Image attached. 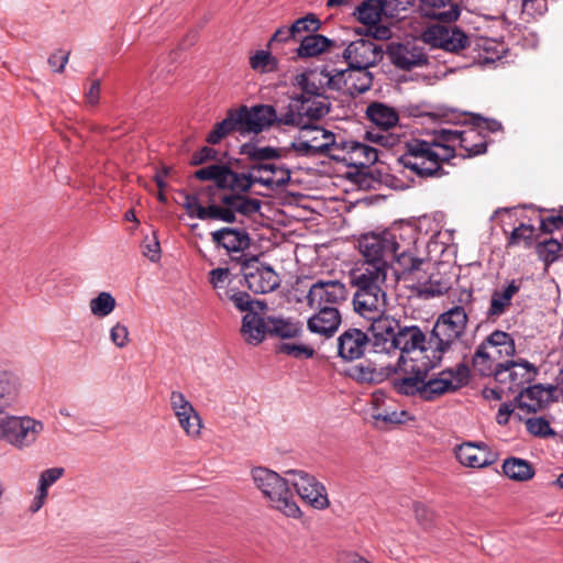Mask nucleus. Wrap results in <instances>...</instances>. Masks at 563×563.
<instances>
[{"mask_svg": "<svg viewBox=\"0 0 563 563\" xmlns=\"http://www.w3.org/2000/svg\"><path fill=\"white\" fill-rule=\"evenodd\" d=\"M232 261L240 263L246 287L254 294H267L279 287V275L272 266L261 262L257 256L245 257L242 254L232 257Z\"/></svg>", "mask_w": 563, "mask_h": 563, "instance_id": "15", "label": "nucleus"}, {"mask_svg": "<svg viewBox=\"0 0 563 563\" xmlns=\"http://www.w3.org/2000/svg\"><path fill=\"white\" fill-rule=\"evenodd\" d=\"M43 429V423L31 417L0 415V440L7 441L16 449L33 444Z\"/></svg>", "mask_w": 563, "mask_h": 563, "instance_id": "14", "label": "nucleus"}, {"mask_svg": "<svg viewBox=\"0 0 563 563\" xmlns=\"http://www.w3.org/2000/svg\"><path fill=\"white\" fill-rule=\"evenodd\" d=\"M450 286L446 282L434 279V276L431 275L429 280L421 286V294L427 297H435L445 294L449 290Z\"/></svg>", "mask_w": 563, "mask_h": 563, "instance_id": "60", "label": "nucleus"}, {"mask_svg": "<svg viewBox=\"0 0 563 563\" xmlns=\"http://www.w3.org/2000/svg\"><path fill=\"white\" fill-rule=\"evenodd\" d=\"M330 112V102L327 97H314L300 93L291 98L287 110L279 115L276 113L274 124L296 126L300 130L320 128L312 124L313 120H320Z\"/></svg>", "mask_w": 563, "mask_h": 563, "instance_id": "11", "label": "nucleus"}, {"mask_svg": "<svg viewBox=\"0 0 563 563\" xmlns=\"http://www.w3.org/2000/svg\"><path fill=\"white\" fill-rule=\"evenodd\" d=\"M89 308L93 316L104 318L114 310L115 299L110 292L102 291L90 300Z\"/></svg>", "mask_w": 563, "mask_h": 563, "instance_id": "50", "label": "nucleus"}, {"mask_svg": "<svg viewBox=\"0 0 563 563\" xmlns=\"http://www.w3.org/2000/svg\"><path fill=\"white\" fill-rule=\"evenodd\" d=\"M336 346L338 356L346 362L363 357L366 351L372 352L368 332L357 328H349L342 332L336 340Z\"/></svg>", "mask_w": 563, "mask_h": 563, "instance_id": "21", "label": "nucleus"}, {"mask_svg": "<svg viewBox=\"0 0 563 563\" xmlns=\"http://www.w3.org/2000/svg\"><path fill=\"white\" fill-rule=\"evenodd\" d=\"M143 255L146 256L151 262H158L161 258V245L158 239L153 234L146 236L142 244Z\"/></svg>", "mask_w": 563, "mask_h": 563, "instance_id": "61", "label": "nucleus"}, {"mask_svg": "<svg viewBox=\"0 0 563 563\" xmlns=\"http://www.w3.org/2000/svg\"><path fill=\"white\" fill-rule=\"evenodd\" d=\"M366 115L373 124L384 131L396 126L399 121V114L395 108L377 101L367 106Z\"/></svg>", "mask_w": 563, "mask_h": 563, "instance_id": "35", "label": "nucleus"}, {"mask_svg": "<svg viewBox=\"0 0 563 563\" xmlns=\"http://www.w3.org/2000/svg\"><path fill=\"white\" fill-rule=\"evenodd\" d=\"M516 353L512 336L500 330L490 333L475 350L472 357L474 371L483 377H489L497 366H503Z\"/></svg>", "mask_w": 563, "mask_h": 563, "instance_id": "9", "label": "nucleus"}, {"mask_svg": "<svg viewBox=\"0 0 563 563\" xmlns=\"http://www.w3.org/2000/svg\"><path fill=\"white\" fill-rule=\"evenodd\" d=\"M404 231H409V228L393 227L382 232L362 234L357 240L358 251L364 260L361 266L378 267L385 272L393 267Z\"/></svg>", "mask_w": 563, "mask_h": 563, "instance_id": "7", "label": "nucleus"}, {"mask_svg": "<svg viewBox=\"0 0 563 563\" xmlns=\"http://www.w3.org/2000/svg\"><path fill=\"white\" fill-rule=\"evenodd\" d=\"M317 309L318 312L308 319V330L324 338L332 336L341 323V314L338 308L322 307Z\"/></svg>", "mask_w": 563, "mask_h": 563, "instance_id": "26", "label": "nucleus"}, {"mask_svg": "<svg viewBox=\"0 0 563 563\" xmlns=\"http://www.w3.org/2000/svg\"><path fill=\"white\" fill-rule=\"evenodd\" d=\"M522 287V278L511 279L501 288H496L490 295L489 306L485 312L487 321H496L511 307L512 298Z\"/></svg>", "mask_w": 563, "mask_h": 563, "instance_id": "25", "label": "nucleus"}, {"mask_svg": "<svg viewBox=\"0 0 563 563\" xmlns=\"http://www.w3.org/2000/svg\"><path fill=\"white\" fill-rule=\"evenodd\" d=\"M242 195L236 194H222L219 196V201L222 206L218 203H212L213 208L220 210L219 217H211V220H220L227 223H233L236 220V213H239V203L241 201Z\"/></svg>", "mask_w": 563, "mask_h": 563, "instance_id": "45", "label": "nucleus"}, {"mask_svg": "<svg viewBox=\"0 0 563 563\" xmlns=\"http://www.w3.org/2000/svg\"><path fill=\"white\" fill-rule=\"evenodd\" d=\"M536 228L532 224L520 223L507 238L506 247L522 246L530 249L533 245Z\"/></svg>", "mask_w": 563, "mask_h": 563, "instance_id": "47", "label": "nucleus"}, {"mask_svg": "<svg viewBox=\"0 0 563 563\" xmlns=\"http://www.w3.org/2000/svg\"><path fill=\"white\" fill-rule=\"evenodd\" d=\"M110 339L112 343L122 349L129 343V330L128 327L118 322L110 330Z\"/></svg>", "mask_w": 563, "mask_h": 563, "instance_id": "63", "label": "nucleus"}, {"mask_svg": "<svg viewBox=\"0 0 563 563\" xmlns=\"http://www.w3.org/2000/svg\"><path fill=\"white\" fill-rule=\"evenodd\" d=\"M456 459L467 467H486L497 461V454L484 442H465L456 448Z\"/></svg>", "mask_w": 563, "mask_h": 563, "instance_id": "24", "label": "nucleus"}, {"mask_svg": "<svg viewBox=\"0 0 563 563\" xmlns=\"http://www.w3.org/2000/svg\"><path fill=\"white\" fill-rule=\"evenodd\" d=\"M179 426L184 429L187 435L197 438L201 431V418L194 409V412L181 411L180 415L176 416Z\"/></svg>", "mask_w": 563, "mask_h": 563, "instance_id": "54", "label": "nucleus"}, {"mask_svg": "<svg viewBox=\"0 0 563 563\" xmlns=\"http://www.w3.org/2000/svg\"><path fill=\"white\" fill-rule=\"evenodd\" d=\"M250 170L253 174L255 172H257L258 173L257 176H263V177L272 178L273 180H275L268 187L283 186V185L287 184L290 178V173L287 168L277 166L273 163L265 162V163L252 164L250 166Z\"/></svg>", "mask_w": 563, "mask_h": 563, "instance_id": "44", "label": "nucleus"}, {"mask_svg": "<svg viewBox=\"0 0 563 563\" xmlns=\"http://www.w3.org/2000/svg\"><path fill=\"white\" fill-rule=\"evenodd\" d=\"M522 15L528 18H538L548 11L547 0H522Z\"/></svg>", "mask_w": 563, "mask_h": 563, "instance_id": "59", "label": "nucleus"}, {"mask_svg": "<svg viewBox=\"0 0 563 563\" xmlns=\"http://www.w3.org/2000/svg\"><path fill=\"white\" fill-rule=\"evenodd\" d=\"M368 69L347 67V90L351 95H361L371 89L373 74Z\"/></svg>", "mask_w": 563, "mask_h": 563, "instance_id": "43", "label": "nucleus"}, {"mask_svg": "<svg viewBox=\"0 0 563 563\" xmlns=\"http://www.w3.org/2000/svg\"><path fill=\"white\" fill-rule=\"evenodd\" d=\"M276 352L295 358H311L314 355V350L311 346L299 343H280L276 345Z\"/></svg>", "mask_w": 563, "mask_h": 563, "instance_id": "55", "label": "nucleus"}, {"mask_svg": "<svg viewBox=\"0 0 563 563\" xmlns=\"http://www.w3.org/2000/svg\"><path fill=\"white\" fill-rule=\"evenodd\" d=\"M307 133L320 134L324 139L323 143L310 144L303 134L300 133L299 137L291 142L290 148L298 155L306 157H316L320 155H328L331 157L333 147H339L335 136L332 132L323 128H310L306 130Z\"/></svg>", "mask_w": 563, "mask_h": 563, "instance_id": "23", "label": "nucleus"}, {"mask_svg": "<svg viewBox=\"0 0 563 563\" xmlns=\"http://www.w3.org/2000/svg\"><path fill=\"white\" fill-rule=\"evenodd\" d=\"M209 282L212 285V287L216 289L217 295L221 301H229L230 302V295L234 292H244L243 290L229 287V284L231 280L229 279L230 276V269L229 268H222L218 267L212 269L209 273Z\"/></svg>", "mask_w": 563, "mask_h": 563, "instance_id": "42", "label": "nucleus"}, {"mask_svg": "<svg viewBox=\"0 0 563 563\" xmlns=\"http://www.w3.org/2000/svg\"><path fill=\"white\" fill-rule=\"evenodd\" d=\"M322 26L321 21L314 13H308L297 19L292 24V32L300 40L302 33L316 34Z\"/></svg>", "mask_w": 563, "mask_h": 563, "instance_id": "51", "label": "nucleus"}, {"mask_svg": "<svg viewBox=\"0 0 563 563\" xmlns=\"http://www.w3.org/2000/svg\"><path fill=\"white\" fill-rule=\"evenodd\" d=\"M325 67L322 69H309L295 77V85L301 90V93L312 95L314 97H325L327 85Z\"/></svg>", "mask_w": 563, "mask_h": 563, "instance_id": "33", "label": "nucleus"}, {"mask_svg": "<svg viewBox=\"0 0 563 563\" xmlns=\"http://www.w3.org/2000/svg\"><path fill=\"white\" fill-rule=\"evenodd\" d=\"M451 158L452 151L448 147H444V153H440L437 144L431 141L410 139L405 142L397 163L420 178H430L445 175L442 164Z\"/></svg>", "mask_w": 563, "mask_h": 563, "instance_id": "6", "label": "nucleus"}, {"mask_svg": "<svg viewBox=\"0 0 563 563\" xmlns=\"http://www.w3.org/2000/svg\"><path fill=\"white\" fill-rule=\"evenodd\" d=\"M347 67L371 68L377 65L384 57L382 45L369 37H362L351 42L342 53Z\"/></svg>", "mask_w": 563, "mask_h": 563, "instance_id": "18", "label": "nucleus"}, {"mask_svg": "<svg viewBox=\"0 0 563 563\" xmlns=\"http://www.w3.org/2000/svg\"><path fill=\"white\" fill-rule=\"evenodd\" d=\"M396 372L397 368L390 365L378 369L372 363H360L351 366L347 369V375L360 384H379Z\"/></svg>", "mask_w": 563, "mask_h": 563, "instance_id": "31", "label": "nucleus"}, {"mask_svg": "<svg viewBox=\"0 0 563 563\" xmlns=\"http://www.w3.org/2000/svg\"><path fill=\"white\" fill-rule=\"evenodd\" d=\"M339 147H333V151H342V154L333 153L331 158L334 161L343 162L350 167H355V181L364 188H375V185L380 183L374 175L373 170H368L377 158V150L357 142V141H342L338 142Z\"/></svg>", "mask_w": 563, "mask_h": 563, "instance_id": "12", "label": "nucleus"}, {"mask_svg": "<svg viewBox=\"0 0 563 563\" xmlns=\"http://www.w3.org/2000/svg\"><path fill=\"white\" fill-rule=\"evenodd\" d=\"M504 474L512 481L526 482L534 476L530 462L519 457H508L503 463Z\"/></svg>", "mask_w": 563, "mask_h": 563, "instance_id": "40", "label": "nucleus"}, {"mask_svg": "<svg viewBox=\"0 0 563 563\" xmlns=\"http://www.w3.org/2000/svg\"><path fill=\"white\" fill-rule=\"evenodd\" d=\"M184 208L190 218H198L200 220H211V217H219L220 210L213 208L212 203L202 206L199 200L198 191L196 194L184 192Z\"/></svg>", "mask_w": 563, "mask_h": 563, "instance_id": "39", "label": "nucleus"}, {"mask_svg": "<svg viewBox=\"0 0 563 563\" xmlns=\"http://www.w3.org/2000/svg\"><path fill=\"white\" fill-rule=\"evenodd\" d=\"M544 388L542 385L525 386L516 396L518 408L527 412H536L541 409Z\"/></svg>", "mask_w": 563, "mask_h": 563, "instance_id": "41", "label": "nucleus"}, {"mask_svg": "<svg viewBox=\"0 0 563 563\" xmlns=\"http://www.w3.org/2000/svg\"><path fill=\"white\" fill-rule=\"evenodd\" d=\"M347 290L339 280H318L309 289L307 302L310 308L334 307L346 299Z\"/></svg>", "mask_w": 563, "mask_h": 563, "instance_id": "20", "label": "nucleus"}, {"mask_svg": "<svg viewBox=\"0 0 563 563\" xmlns=\"http://www.w3.org/2000/svg\"><path fill=\"white\" fill-rule=\"evenodd\" d=\"M240 153L245 155L250 161L256 163H265L272 159L282 157L280 151L272 146L260 147L253 142H247L241 145Z\"/></svg>", "mask_w": 563, "mask_h": 563, "instance_id": "46", "label": "nucleus"}, {"mask_svg": "<svg viewBox=\"0 0 563 563\" xmlns=\"http://www.w3.org/2000/svg\"><path fill=\"white\" fill-rule=\"evenodd\" d=\"M456 146L464 151L460 154L463 158L482 155L487 151L486 135L473 122L472 125L461 130Z\"/></svg>", "mask_w": 563, "mask_h": 563, "instance_id": "30", "label": "nucleus"}, {"mask_svg": "<svg viewBox=\"0 0 563 563\" xmlns=\"http://www.w3.org/2000/svg\"><path fill=\"white\" fill-rule=\"evenodd\" d=\"M299 41L296 54L299 58H311L330 51L335 46V42L322 34H307Z\"/></svg>", "mask_w": 563, "mask_h": 563, "instance_id": "34", "label": "nucleus"}, {"mask_svg": "<svg viewBox=\"0 0 563 563\" xmlns=\"http://www.w3.org/2000/svg\"><path fill=\"white\" fill-rule=\"evenodd\" d=\"M467 314L461 306H455L439 316L429 336L420 346V353H426L439 364L445 353L457 344L467 325Z\"/></svg>", "mask_w": 563, "mask_h": 563, "instance_id": "3", "label": "nucleus"}, {"mask_svg": "<svg viewBox=\"0 0 563 563\" xmlns=\"http://www.w3.org/2000/svg\"><path fill=\"white\" fill-rule=\"evenodd\" d=\"M169 401L175 416L180 415L181 411L194 412L195 408L186 399L185 395L181 391L173 390L170 393Z\"/></svg>", "mask_w": 563, "mask_h": 563, "instance_id": "62", "label": "nucleus"}, {"mask_svg": "<svg viewBox=\"0 0 563 563\" xmlns=\"http://www.w3.org/2000/svg\"><path fill=\"white\" fill-rule=\"evenodd\" d=\"M387 272L378 267L368 268L358 266L352 271L351 280L356 287L353 297L354 310L363 318L385 311L386 292L383 286L386 283Z\"/></svg>", "mask_w": 563, "mask_h": 563, "instance_id": "4", "label": "nucleus"}, {"mask_svg": "<svg viewBox=\"0 0 563 563\" xmlns=\"http://www.w3.org/2000/svg\"><path fill=\"white\" fill-rule=\"evenodd\" d=\"M451 158L452 151L448 147H444V153H440L437 144L431 141L410 139L405 142L397 163L420 178H430L445 175L442 164Z\"/></svg>", "mask_w": 563, "mask_h": 563, "instance_id": "5", "label": "nucleus"}, {"mask_svg": "<svg viewBox=\"0 0 563 563\" xmlns=\"http://www.w3.org/2000/svg\"><path fill=\"white\" fill-rule=\"evenodd\" d=\"M65 473L63 467H52L43 471L38 479V489L48 493V488L55 484Z\"/></svg>", "mask_w": 563, "mask_h": 563, "instance_id": "58", "label": "nucleus"}, {"mask_svg": "<svg viewBox=\"0 0 563 563\" xmlns=\"http://www.w3.org/2000/svg\"><path fill=\"white\" fill-rule=\"evenodd\" d=\"M413 242L412 231H404L401 241H399V249L395 254L394 264L398 267L395 268V273L398 275L411 274L418 271L423 263V260L415 257L410 250Z\"/></svg>", "mask_w": 563, "mask_h": 563, "instance_id": "29", "label": "nucleus"}, {"mask_svg": "<svg viewBox=\"0 0 563 563\" xmlns=\"http://www.w3.org/2000/svg\"><path fill=\"white\" fill-rule=\"evenodd\" d=\"M526 427L530 434L540 438L554 435V431L550 427L549 421L543 417H534L526 420Z\"/></svg>", "mask_w": 563, "mask_h": 563, "instance_id": "56", "label": "nucleus"}, {"mask_svg": "<svg viewBox=\"0 0 563 563\" xmlns=\"http://www.w3.org/2000/svg\"><path fill=\"white\" fill-rule=\"evenodd\" d=\"M423 43L433 48H441L448 53L465 56L471 48V37L457 26L432 24L421 33Z\"/></svg>", "mask_w": 563, "mask_h": 563, "instance_id": "16", "label": "nucleus"}, {"mask_svg": "<svg viewBox=\"0 0 563 563\" xmlns=\"http://www.w3.org/2000/svg\"><path fill=\"white\" fill-rule=\"evenodd\" d=\"M212 242L228 252H243L251 245L250 234L241 228H221L211 232Z\"/></svg>", "mask_w": 563, "mask_h": 563, "instance_id": "27", "label": "nucleus"}, {"mask_svg": "<svg viewBox=\"0 0 563 563\" xmlns=\"http://www.w3.org/2000/svg\"><path fill=\"white\" fill-rule=\"evenodd\" d=\"M227 169V165L223 164H213L207 167H202L195 172L194 177L199 180H212L217 188L220 189L224 183V173Z\"/></svg>", "mask_w": 563, "mask_h": 563, "instance_id": "52", "label": "nucleus"}, {"mask_svg": "<svg viewBox=\"0 0 563 563\" xmlns=\"http://www.w3.org/2000/svg\"><path fill=\"white\" fill-rule=\"evenodd\" d=\"M224 183L223 186L220 187L221 190L228 189L230 194L242 195L251 190L254 184H262L264 186H269L273 180L272 178H266L263 176H256L253 173L244 174L236 173L232 170L229 166H227L224 173Z\"/></svg>", "mask_w": 563, "mask_h": 563, "instance_id": "28", "label": "nucleus"}, {"mask_svg": "<svg viewBox=\"0 0 563 563\" xmlns=\"http://www.w3.org/2000/svg\"><path fill=\"white\" fill-rule=\"evenodd\" d=\"M287 474L295 476L292 486L302 500L316 509H325L329 506L325 487L314 476L301 470H290Z\"/></svg>", "mask_w": 563, "mask_h": 563, "instance_id": "19", "label": "nucleus"}, {"mask_svg": "<svg viewBox=\"0 0 563 563\" xmlns=\"http://www.w3.org/2000/svg\"><path fill=\"white\" fill-rule=\"evenodd\" d=\"M470 375V369L465 364H460L456 369H445L435 377L423 378L422 400L433 401L444 394L457 390L463 380Z\"/></svg>", "mask_w": 563, "mask_h": 563, "instance_id": "17", "label": "nucleus"}, {"mask_svg": "<svg viewBox=\"0 0 563 563\" xmlns=\"http://www.w3.org/2000/svg\"><path fill=\"white\" fill-rule=\"evenodd\" d=\"M250 66L261 74L273 73L278 69V59L269 51H257L250 57Z\"/></svg>", "mask_w": 563, "mask_h": 563, "instance_id": "49", "label": "nucleus"}, {"mask_svg": "<svg viewBox=\"0 0 563 563\" xmlns=\"http://www.w3.org/2000/svg\"><path fill=\"white\" fill-rule=\"evenodd\" d=\"M438 365H440L438 362L426 353H420V350L409 356L406 354L399 356L395 367L405 376L393 379V388L400 395L418 396L422 399L423 378H427L429 372Z\"/></svg>", "mask_w": 563, "mask_h": 563, "instance_id": "13", "label": "nucleus"}, {"mask_svg": "<svg viewBox=\"0 0 563 563\" xmlns=\"http://www.w3.org/2000/svg\"><path fill=\"white\" fill-rule=\"evenodd\" d=\"M327 89L340 91L342 89L347 90V68L336 70L334 74L325 68V80Z\"/></svg>", "mask_w": 563, "mask_h": 563, "instance_id": "57", "label": "nucleus"}, {"mask_svg": "<svg viewBox=\"0 0 563 563\" xmlns=\"http://www.w3.org/2000/svg\"><path fill=\"white\" fill-rule=\"evenodd\" d=\"M251 476L255 487L262 493L271 508L289 518L296 519L301 516V510L287 479L263 466L252 468Z\"/></svg>", "mask_w": 563, "mask_h": 563, "instance_id": "8", "label": "nucleus"}, {"mask_svg": "<svg viewBox=\"0 0 563 563\" xmlns=\"http://www.w3.org/2000/svg\"><path fill=\"white\" fill-rule=\"evenodd\" d=\"M19 393V379L11 373L0 372V415L18 401Z\"/></svg>", "mask_w": 563, "mask_h": 563, "instance_id": "37", "label": "nucleus"}, {"mask_svg": "<svg viewBox=\"0 0 563 563\" xmlns=\"http://www.w3.org/2000/svg\"><path fill=\"white\" fill-rule=\"evenodd\" d=\"M462 129H439L433 131V139L431 142L437 144L438 151L444 153V147L452 151V158L455 157V147L459 142Z\"/></svg>", "mask_w": 563, "mask_h": 563, "instance_id": "48", "label": "nucleus"}, {"mask_svg": "<svg viewBox=\"0 0 563 563\" xmlns=\"http://www.w3.org/2000/svg\"><path fill=\"white\" fill-rule=\"evenodd\" d=\"M386 53L390 63L402 70H411L428 64V56L423 48L410 42L390 43Z\"/></svg>", "mask_w": 563, "mask_h": 563, "instance_id": "22", "label": "nucleus"}, {"mask_svg": "<svg viewBox=\"0 0 563 563\" xmlns=\"http://www.w3.org/2000/svg\"><path fill=\"white\" fill-rule=\"evenodd\" d=\"M275 119L276 109L271 104H256L251 108L241 106L239 109H230L227 117L209 132L206 141L216 145L233 131L242 135L258 134L273 126Z\"/></svg>", "mask_w": 563, "mask_h": 563, "instance_id": "2", "label": "nucleus"}, {"mask_svg": "<svg viewBox=\"0 0 563 563\" xmlns=\"http://www.w3.org/2000/svg\"><path fill=\"white\" fill-rule=\"evenodd\" d=\"M387 3V0H363L353 15L364 25L376 26L382 21Z\"/></svg>", "mask_w": 563, "mask_h": 563, "instance_id": "36", "label": "nucleus"}, {"mask_svg": "<svg viewBox=\"0 0 563 563\" xmlns=\"http://www.w3.org/2000/svg\"><path fill=\"white\" fill-rule=\"evenodd\" d=\"M268 335L280 339H295L302 332V324L289 318L268 317Z\"/></svg>", "mask_w": 563, "mask_h": 563, "instance_id": "38", "label": "nucleus"}, {"mask_svg": "<svg viewBox=\"0 0 563 563\" xmlns=\"http://www.w3.org/2000/svg\"><path fill=\"white\" fill-rule=\"evenodd\" d=\"M230 302L240 311L246 312L242 318L241 334L251 345H258L268 335V317L264 313L268 309L266 301L253 299L247 292L230 295Z\"/></svg>", "mask_w": 563, "mask_h": 563, "instance_id": "10", "label": "nucleus"}, {"mask_svg": "<svg viewBox=\"0 0 563 563\" xmlns=\"http://www.w3.org/2000/svg\"><path fill=\"white\" fill-rule=\"evenodd\" d=\"M366 319L371 321L367 332L375 354L409 356L426 343L424 333L418 325H404L384 311Z\"/></svg>", "mask_w": 563, "mask_h": 563, "instance_id": "1", "label": "nucleus"}, {"mask_svg": "<svg viewBox=\"0 0 563 563\" xmlns=\"http://www.w3.org/2000/svg\"><path fill=\"white\" fill-rule=\"evenodd\" d=\"M536 250L539 258L543 261L545 265H550L559 258L562 245L558 240L549 239L547 241L539 242Z\"/></svg>", "mask_w": 563, "mask_h": 563, "instance_id": "53", "label": "nucleus"}, {"mask_svg": "<svg viewBox=\"0 0 563 563\" xmlns=\"http://www.w3.org/2000/svg\"><path fill=\"white\" fill-rule=\"evenodd\" d=\"M508 366L511 375V387H507L509 393H519L526 385L536 379L538 375L537 367L526 360H508Z\"/></svg>", "mask_w": 563, "mask_h": 563, "instance_id": "32", "label": "nucleus"}, {"mask_svg": "<svg viewBox=\"0 0 563 563\" xmlns=\"http://www.w3.org/2000/svg\"><path fill=\"white\" fill-rule=\"evenodd\" d=\"M290 40L298 41V37L292 32L291 25L290 26H285L284 25V26L278 27L275 31V33L273 34V36L268 41L267 46L269 48H273L274 44H276V43H286V42H288Z\"/></svg>", "mask_w": 563, "mask_h": 563, "instance_id": "64", "label": "nucleus"}]
</instances>
